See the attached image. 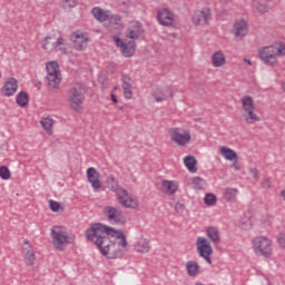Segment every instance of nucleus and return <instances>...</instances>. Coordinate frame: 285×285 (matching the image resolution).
I'll return each instance as SVG.
<instances>
[{
    "instance_id": "nucleus-1",
    "label": "nucleus",
    "mask_w": 285,
    "mask_h": 285,
    "mask_svg": "<svg viewBox=\"0 0 285 285\" xmlns=\"http://www.w3.org/2000/svg\"><path fill=\"white\" fill-rule=\"evenodd\" d=\"M86 237L89 242H94L101 254L108 259H116V257H119L121 249H119V245L110 238L108 226H105L101 223H96L86 230Z\"/></svg>"
},
{
    "instance_id": "nucleus-2",
    "label": "nucleus",
    "mask_w": 285,
    "mask_h": 285,
    "mask_svg": "<svg viewBox=\"0 0 285 285\" xmlns=\"http://www.w3.org/2000/svg\"><path fill=\"white\" fill-rule=\"evenodd\" d=\"M86 99V86L81 82H76L68 91L69 106L75 112L83 110V101Z\"/></svg>"
},
{
    "instance_id": "nucleus-3",
    "label": "nucleus",
    "mask_w": 285,
    "mask_h": 285,
    "mask_svg": "<svg viewBox=\"0 0 285 285\" xmlns=\"http://www.w3.org/2000/svg\"><path fill=\"white\" fill-rule=\"evenodd\" d=\"M258 57L267 66H275V63H277V57H285L284 42L262 48L258 51Z\"/></svg>"
},
{
    "instance_id": "nucleus-4",
    "label": "nucleus",
    "mask_w": 285,
    "mask_h": 285,
    "mask_svg": "<svg viewBox=\"0 0 285 285\" xmlns=\"http://www.w3.org/2000/svg\"><path fill=\"white\" fill-rule=\"evenodd\" d=\"M52 245L56 250H63L66 244H71L70 236L63 226H53L51 229Z\"/></svg>"
},
{
    "instance_id": "nucleus-5",
    "label": "nucleus",
    "mask_w": 285,
    "mask_h": 285,
    "mask_svg": "<svg viewBox=\"0 0 285 285\" xmlns=\"http://www.w3.org/2000/svg\"><path fill=\"white\" fill-rule=\"evenodd\" d=\"M47 70V83L49 88L57 89L61 83V70L59 69V63L57 61H51L46 65Z\"/></svg>"
},
{
    "instance_id": "nucleus-6",
    "label": "nucleus",
    "mask_w": 285,
    "mask_h": 285,
    "mask_svg": "<svg viewBox=\"0 0 285 285\" xmlns=\"http://www.w3.org/2000/svg\"><path fill=\"white\" fill-rule=\"evenodd\" d=\"M253 248L257 255L263 257H271L273 255V246L271 239L258 236L253 239Z\"/></svg>"
},
{
    "instance_id": "nucleus-7",
    "label": "nucleus",
    "mask_w": 285,
    "mask_h": 285,
    "mask_svg": "<svg viewBox=\"0 0 285 285\" xmlns=\"http://www.w3.org/2000/svg\"><path fill=\"white\" fill-rule=\"evenodd\" d=\"M104 214L110 224H126V215L120 208L115 206H106Z\"/></svg>"
},
{
    "instance_id": "nucleus-8",
    "label": "nucleus",
    "mask_w": 285,
    "mask_h": 285,
    "mask_svg": "<svg viewBox=\"0 0 285 285\" xmlns=\"http://www.w3.org/2000/svg\"><path fill=\"white\" fill-rule=\"evenodd\" d=\"M197 252L199 253L200 257L207 262V264H213V259L210 258V255H213V246H210L208 239L198 237Z\"/></svg>"
},
{
    "instance_id": "nucleus-9",
    "label": "nucleus",
    "mask_w": 285,
    "mask_h": 285,
    "mask_svg": "<svg viewBox=\"0 0 285 285\" xmlns=\"http://www.w3.org/2000/svg\"><path fill=\"white\" fill-rule=\"evenodd\" d=\"M213 13L209 8H204L200 11H196L191 18L194 26H208V21H212Z\"/></svg>"
},
{
    "instance_id": "nucleus-10",
    "label": "nucleus",
    "mask_w": 285,
    "mask_h": 285,
    "mask_svg": "<svg viewBox=\"0 0 285 285\" xmlns=\"http://www.w3.org/2000/svg\"><path fill=\"white\" fill-rule=\"evenodd\" d=\"M70 40L73 43L75 50L78 51L86 50V48H88V41H90L87 33L79 31L71 33Z\"/></svg>"
},
{
    "instance_id": "nucleus-11",
    "label": "nucleus",
    "mask_w": 285,
    "mask_h": 285,
    "mask_svg": "<svg viewBox=\"0 0 285 285\" xmlns=\"http://www.w3.org/2000/svg\"><path fill=\"white\" fill-rule=\"evenodd\" d=\"M157 21L165 28H170L175 23V14L167 8H163L157 12Z\"/></svg>"
},
{
    "instance_id": "nucleus-12",
    "label": "nucleus",
    "mask_w": 285,
    "mask_h": 285,
    "mask_svg": "<svg viewBox=\"0 0 285 285\" xmlns=\"http://www.w3.org/2000/svg\"><path fill=\"white\" fill-rule=\"evenodd\" d=\"M170 139L178 146H186V144L190 142V132L184 131L179 132V128L169 129Z\"/></svg>"
},
{
    "instance_id": "nucleus-13",
    "label": "nucleus",
    "mask_w": 285,
    "mask_h": 285,
    "mask_svg": "<svg viewBox=\"0 0 285 285\" xmlns=\"http://www.w3.org/2000/svg\"><path fill=\"white\" fill-rule=\"evenodd\" d=\"M107 233L109 234L110 239L115 242L120 250L121 248H126L128 246V240H126V235H124V232H119L107 226Z\"/></svg>"
},
{
    "instance_id": "nucleus-14",
    "label": "nucleus",
    "mask_w": 285,
    "mask_h": 285,
    "mask_svg": "<svg viewBox=\"0 0 285 285\" xmlns=\"http://www.w3.org/2000/svg\"><path fill=\"white\" fill-rule=\"evenodd\" d=\"M118 202L125 208H137L138 206L137 200L126 189H121V195H118Z\"/></svg>"
},
{
    "instance_id": "nucleus-15",
    "label": "nucleus",
    "mask_w": 285,
    "mask_h": 285,
    "mask_svg": "<svg viewBox=\"0 0 285 285\" xmlns=\"http://www.w3.org/2000/svg\"><path fill=\"white\" fill-rule=\"evenodd\" d=\"M87 179L95 190L101 188V180H99V174L95 167H89L87 169Z\"/></svg>"
},
{
    "instance_id": "nucleus-16",
    "label": "nucleus",
    "mask_w": 285,
    "mask_h": 285,
    "mask_svg": "<svg viewBox=\"0 0 285 285\" xmlns=\"http://www.w3.org/2000/svg\"><path fill=\"white\" fill-rule=\"evenodd\" d=\"M18 88L19 82L17 81V78H9L2 88V95L4 97H12V95L17 92Z\"/></svg>"
},
{
    "instance_id": "nucleus-17",
    "label": "nucleus",
    "mask_w": 285,
    "mask_h": 285,
    "mask_svg": "<svg viewBox=\"0 0 285 285\" xmlns=\"http://www.w3.org/2000/svg\"><path fill=\"white\" fill-rule=\"evenodd\" d=\"M233 35L235 37H246L248 35V24L244 20H239L235 22Z\"/></svg>"
},
{
    "instance_id": "nucleus-18",
    "label": "nucleus",
    "mask_w": 285,
    "mask_h": 285,
    "mask_svg": "<svg viewBox=\"0 0 285 285\" xmlns=\"http://www.w3.org/2000/svg\"><path fill=\"white\" fill-rule=\"evenodd\" d=\"M206 235L213 244H219L222 242V237L219 236V228L209 226L206 228Z\"/></svg>"
},
{
    "instance_id": "nucleus-19",
    "label": "nucleus",
    "mask_w": 285,
    "mask_h": 285,
    "mask_svg": "<svg viewBox=\"0 0 285 285\" xmlns=\"http://www.w3.org/2000/svg\"><path fill=\"white\" fill-rule=\"evenodd\" d=\"M122 90L126 99H132V85H130V77L127 75L122 76Z\"/></svg>"
},
{
    "instance_id": "nucleus-20",
    "label": "nucleus",
    "mask_w": 285,
    "mask_h": 285,
    "mask_svg": "<svg viewBox=\"0 0 285 285\" xmlns=\"http://www.w3.org/2000/svg\"><path fill=\"white\" fill-rule=\"evenodd\" d=\"M220 155L227 159V161H237V153L226 146L220 147Z\"/></svg>"
},
{
    "instance_id": "nucleus-21",
    "label": "nucleus",
    "mask_w": 285,
    "mask_h": 285,
    "mask_svg": "<svg viewBox=\"0 0 285 285\" xmlns=\"http://www.w3.org/2000/svg\"><path fill=\"white\" fill-rule=\"evenodd\" d=\"M212 63L214 68H222V66L226 63V57H224L222 51H217L212 57Z\"/></svg>"
},
{
    "instance_id": "nucleus-22",
    "label": "nucleus",
    "mask_w": 285,
    "mask_h": 285,
    "mask_svg": "<svg viewBox=\"0 0 285 285\" xmlns=\"http://www.w3.org/2000/svg\"><path fill=\"white\" fill-rule=\"evenodd\" d=\"M184 164L189 173H197V159L194 156H186L184 158Z\"/></svg>"
},
{
    "instance_id": "nucleus-23",
    "label": "nucleus",
    "mask_w": 285,
    "mask_h": 285,
    "mask_svg": "<svg viewBox=\"0 0 285 285\" xmlns=\"http://www.w3.org/2000/svg\"><path fill=\"white\" fill-rule=\"evenodd\" d=\"M163 190L166 193V195H175V193H177V185L175 181L164 180Z\"/></svg>"
},
{
    "instance_id": "nucleus-24",
    "label": "nucleus",
    "mask_w": 285,
    "mask_h": 285,
    "mask_svg": "<svg viewBox=\"0 0 285 285\" xmlns=\"http://www.w3.org/2000/svg\"><path fill=\"white\" fill-rule=\"evenodd\" d=\"M137 253H148L150 250V242L148 239H140L135 245Z\"/></svg>"
},
{
    "instance_id": "nucleus-25",
    "label": "nucleus",
    "mask_w": 285,
    "mask_h": 285,
    "mask_svg": "<svg viewBox=\"0 0 285 285\" xmlns=\"http://www.w3.org/2000/svg\"><path fill=\"white\" fill-rule=\"evenodd\" d=\"M187 273L190 277H196L199 273V265L195 261H189L186 263Z\"/></svg>"
},
{
    "instance_id": "nucleus-26",
    "label": "nucleus",
    "mask_w": 285,
    "mask_h": 285,
    "mask_svg": "<svg viewBox=\"0 0 285 285\" xmlns=\"http://www.w3.org/2000/svg\"><path fill=\"white\" fill-rule=\"evenodd\" d=\"M127 39H139L141 37V27H131L126 30Z\"/></svg>"
},
{
    "instance_id": "nucleus-27",
    "label": "nucleus",
    "mask_w": 285,
    "mask_h": 285,
    "mask_svg": "<svg viewBox=\"0 0 285 285\" xmlns=\"http://www.w3.org/2000/svg\"><path fill=\"white\" fill-rule=\"evenodd\" d=\"M136 45L135 41H129L128 43H125V47H122L121 53L124 57H132L135 55Z\"/></svg>"
},
{
    "instance_id": "nucleus-28",
    "label": "nucleus",
    "mask_w": 285,
    "mask_h": 285,
    "mask_svg": "<svg viewBox=\"0 0 285 285\" xmlns=\"http://www.w3.org/2000/svg\"><path fill=\"white\" fill-rule=\"evenodd\" d=\"M242 104H243V110H245V112H249L250 110H255V105L253 104V97L244 96L242 98Z\"/></svg>"
},
{
    "instance_id": "nucleus-29",
    "label": "nucleus",
    "mask_w": 285,
    "mask_h": 285,
    "mask_svg": "<svg viewBox=\"0 0 285 285\" xmlns=\"http://www.w3.org/2000/svg\"><path fill=\"white\" fill-rule=\"evenodd\" d=\"M237 193H239V190L237 188L227 187L224 190V199L226 202H233L237 197Z\"/></svg>"
},
{
    "instance_id": "nucleus-30",
    "label": "nucleus",
    "mask_w": 285,
    "mask_h": 285,
    "mask_svg": "<svg viewBox=\"0 0 285 285\" xmlns=\"http://www.w3.org/2000/svg\"><path fill=\"white\" fill-rule=\"evenodd\" d=\"M16 101H17L18 106H20L21 108L28 106V101H29L28 94L26 91L19 92L16 97Z\"/></svg>"
},
{
    "instance_id": "nucleus-31",
    "label": "nucleus",
    "mask_w": 285,
    "mask_h": 285,
    "mask_svg": "<svg viewBox=\"0 0 285 285\" xmlns=\"http://www.w3.org/2000/svg\"><path fill=\"white\" fill-rule=\"evenodd\" d=\"M46 43L43 45L45 50H48V43L52 45V48H59V46H63V38H58L57 41H52V37L45 38Z\"/></svg>"
},
{
    "instance_id": "nucleus-32",
    "label": "nucleus",
    "mask_w": 285,
    "mask_h": 285,
    "mask_svg": "<svg viewBox=\"0 0 285 285\" xmlns=\"http://www.w3.org/2000/svg\"><path fill=\"white\" fill-rule=\"evenodd\" d=\"M153 97L158 104H160V101H166V99H168V95L163 89L154 90Z\"/></svg>"
},
{
    "instance_id": "nucleus-33",
    "label": "nucleus",
    "mask_w": 285,
    "mask_h": 285,
    "mask_svg": "<svg viewBox=\"0 0 285 285\" xmlns=\"http://www.w3.org/2000/svg\"><path fill=\"white\" fill-rule=\"evenodd\" d=\"M43 130H46V132H52V126L55 125V120L51 118H42L40 121Z\"/></svg>"
},
{
    "instance_id": "nucleus-34",
    "label": "nucleus",
    "mask_w": 285,
    "mask_h": 285,
    "mask_svg": "<svg viewBox=\"0 0 285 285\" xmlns=\"http://www.w3.org/2000/svg\"><path fill=\"white\" fill-rule=\"evenodd\" d=\"M107 188H109V190H112L114 193H117L119 190V183L115 179L114 176H109L107 178Z\"/></svg>"
},
{
    "instance_id": "nucleus-35",
    "label": "nucleus",
    "mask_w": 285,
    "mask_h": 285,
    "mask_svg": "<svg viewBox=\"0 0 285 285\" xmlns=\"http://www.w3.org/2000/svg\"><path fill=\"white\" fill-rule=\"evenodd\" d=\"M36 256H35V252L32 250H28L24 255V262L27 266H35V262H36Z\"/></svg>"
},
{
    "instance_id": "nucleus-36",
    "label": "nucleus",
    "mask_w": 285,
    "mask_h": 285,
    "mask_svg": "<svg viewBox=\"0 0 285 285\" xmlns=\"http://www.w3.org/2000/svg\"><path fill=\"white\" fill-rule=\"evenodd\" d=\"M204 202L207 206H215L217 204V196L215 194H206Z\"/></svg>"
},
{
    "instance_id": "nucleus-37",
    "label": "nucleus",
    "mask_w": 285,
    "mask_h": 285,
    "mask_svg": "<svg viewBox=\"0 0 285 285\" xmlns=\"http://www.w3.org/2000/svg\"><path fill=\"white\" fill-rule=\"evenodd\" d=\"M248 117L245 118L247 124H255V121H259V118L255 115L254 109L247 111Z\"/></svg>"
},
{
    "instance_id": "nucleus-38",
    "label": "nucleus",
    "mask_w": 285,
    "mask_h": 285,
    "mask_svg": "<svg viewBox=\"0 0 285 285\" xmlns=\"http://www.w3.org/2000/svg\"><path fill=\"white\" fill-rule=\"evenodd\" d=\"M61 6L65 10L77 7V0H61Z\"/></svg>"
},
{
    "instance_id": "nucleus-39",
    "label": "nucleus",
    "mask_w": 285,
    "mask_h": 285,
    "mask_svg": "<svg viewBox=\"0 0 285 285\" xmlns=\"http://www.w3.org/2000/svg\"><path fill=\"white\" fill-rule=\"evenodd\" d=\"M0 177L1 179H8L10 177V169L7 166L0 167Z\"/></svg>"
},
{
    "instance_id": "nucleus-40",
    "label": "nucleus",
    "mask_w": 285,
    "mask_h": 285,
    "mask_svg": "<svg viewBox=\"0 0 285 285\" xmlns=\"http://www.w3.org/2000/svg\"><path fill=\"white\" fill-rule=\"evenodd\" d=\"M95 19H98V21H101V17L104 16V11L99 8V7H95L92 10H91Z\"/></svg>"
},
{
    "instance_id": "nucleus-41",
    "label": "nucleus",
    "mask_w": 285,
    "mask_h": 285,
    "mask_svg": "<svg viewBox=\"0 0 285 285\" xmlns=\"http://www.w3.org/2000/svg\"><path fill=\"white\" fill-rule=\"evenodd\" d=\"M49 208L52 210V213H59V208H61V204H59L57 200H50L49 202Z\"/></svg>"
},
{
    "instance_id": "nucleus-42",
    "label": "nucleus",
    "mask_w": 285,
    "mask_h": 285,
    "mask_svg": "<svg viewBox=\"0 0 285 285\" xmlns=\"http://www.w3.org/2000/svg\"><path fill=\"white\" fill-rule=\"evenodd\" d=\"M191 184L195 186V188H202L204 180L202 177H194L191 180Z\"/></svg>"
},
{
    "instance_id": "nucleus-43",
    "label": "nucleus",
    "mask_w": 285,
    "mask_h": 285,
    "mask_svg": "<svg viewBox=\"0 0 285 285\" xmlns=\"http://www.w3.org/2000/svg\"><path fill=\"white\" fill-rule=\"evenodd\" d=\"M276 242L277 244H279L281 248H285V234L284 233L278 234L276 237Z\"/></svg>"
},
{
    "instance_id": "nucleus-44",
    "label": "nucleus",
    "mask_w": 285,
    "mask_h": 285,
    "mask_svg": "<svg viewBox=\"0 0 285 285\" xmlns=\"http://www.w3.org/2000/svg\"><path fill=\"white\" fill-rule=\"evenodd\" d=\"M256 8L261 14L268 12V6H266V3H258Z\"/></svg>"
},
{
    "instance_id": "nucleus-45",
    "label": "nucleus",
    "mask_w": 285,
    "mask_h": 285,
    "mask_svg": "<svg viewBox=\"0 0 285 285\" xmlns=\"http://www.w3.org/2000/svg\"><path fill=\"white\" fill-rule=\"evenodd\" d=\"M114 41H116V46L117 48H120V50H122V48L126 46V42L121 41V39L117 36L114 37Z\"/></svg>"
},
{
    "instance_id": "nucleus-46",
    "label": "nucleus",
    "mask_w": 285,
    "mask_h": 285,
    "mask_svg": "<svg viewBox=\"0 0 285 285\" xmlns=\"http://www.w3.org/2000/svg\"><path fill=\"white\" fill-rule=\"evenodd\" d=\"M272 185H273V181L271 180V178H266L262 183L263 188H271Z\"/></svg>"
},
{
    "instance_id": "nucleus-47",
    "label": "nucleus",
    "mask_w": 285,
    "mask_h": 285,
    "mask_svg": "<svg viewBox=\"0 0 285 285\" xmlns=\"http://www.w3.org/2000/svg\"><path fill=\"white\" fill-rule=\"evenodd\" d=\"M250 175L254 177V179H259V173L257 169H250Z\"/></svg>"
},
{
    "instance_id": "nucleus-48",
    "label": "nucleus",
    "mask_w": 285,
    "mask_h": 285,
    "mask_svg": "<svg viewBox=\"0 0 285 285\" xmlns=\"http://www.w3.org/2000/svg\"><path fill=\"white\" fill-rule=\"evenodd\" d=\"M111 101L114 102V104H118V99H117V96L114 94V92H111Z\"/></svg>"
},
{
    "instance_id": "nucleus-49",
    "label": "nucleus",
    "mask_w": 285,
    "mask_h": 285,
    "mask_svg": "<svg viewBox=\"0 0 285 285\" xmlns=\"http://www.w3.org/2000/svg\"><path fill=\"white\" fill-rule=\"evenodd\" d=\"M179 208H180V210L184 208V205H181V204H176V210H179Z\"/></svg>"
},
{
    "instance_id": "nucleus-50",
    "label": "nucleus",
    "mask_w": 285,
    "mask_h": 285,
    "mask_svg": "<svg viewBox=\"0 0 285 285\" xmlns=\"http://www.w3.org/2000/svg\"><path fill=\"white\" fill-rule=\"evenodd\" d=\"M244 61H245V63H248V66L253 65V62H250V60H248V59H244Z\"/></svg>"
},
{
    "instance_id": "nucleus-51",
    "label": "nucleus",
    "mask_w": 285,
    "mask_h": 285,
    "mask_svg": "<svg viewBox=\"0 0 285 285\" xmlns=\"http://www.w3.org/2000/svg\"><path fill=\"white\" fill-rule=\"evenodd\" d=\"M24 244H30V242H28V240H24Z\"/></svg>"
},
{
    "instance_id": "nucleus-52",
    "label": "nucleus",
    "mask_w": 285,
    "mask_h": 285,
    "mask_svg": "<svg viewBox=\"0 0 285 285\" xmlns=\"http://www.w3.org/2000/svg\"><path fill=\"white\" fill-rule=\"evenodd\" d=\"M169 97H173V94H170Z\"/></svg>"
}]
</instances>
